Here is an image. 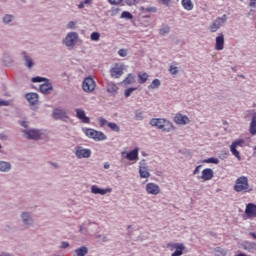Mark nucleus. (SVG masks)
Here are the masks:
<instances>
[{
	"instance_id": "f704fd0d",
	"label": "nucleus",
	"mask_w": 256,
	"mask_h": 256,
	"mask_svg": "<svg viewBox=\"0 0 256 256\" xmlns=\"http://www.w3.org/2000/svg\"><path fill=\"white\" fill-rule=\"evenodd\" d=\"M11 170V164L8 162H0V171L7 172Z\"/></svg>"
},
{
	"instance_id": "603ef678",
	"label": "nucleus",
	"mask_w": 256,
	"mask_h": 256,
	"mask_svg": "<svg viewBox=\"0 0 256 256\" xmlns=\"http://www.w3.org/2000/svg\"><path fill=\"white\" fill-rule=\"evenodd\" d=\"M41 81H44L42 77L37 76L32 78V83H41Z\"/></svg>"
},
{
	"instance_id": "58836bf2",
	"label": "nucleus",
	"mask_w": 256,
	"mask_h": 256,
	"mask_svg": "<svg viewBox=\"0 0 256 256\" xmlns=\"http://www.w3.org/2000/svg\"><path fill=\"white\" fill-rule=\"evenodd\" d=\"M214 251H215L216 256H225V255H227V251L225 249L221 248V247H216L214 249Z\"/></svg>"
},
{
	"instance_id": "72a5a7b5",
	"label": "nucleus",
	"mask_w": 256,
	"mask_h": 256,
	"mask_svg": "<svg viewBox=\"0 0 256 256\" xmlns=\"http://www.w3.org/2000/svg\"><path fill=\"white\" fill-rule=\"evenodd\" d=\"M118 89L119 88L117 87V85L113 82H109L107 84V92L108 93H117Z\"/></svg>"
},
{
	"instance_id": "6ab92c4d",
	"label": "nucleus",
	"mask_w": 256,
	"mask_h": 256,
	"mask_svg": "<svg viewBox=\"0 0 256 256\" xmlns=\"http://www.w3.org/2000/svg\"><path fill=\"white\" fill-rule=\"evenodd\" d=\"M139 175L141 179H149L151 177V173H149V168L147 166H142V164L139 167Z\"/></svg>"
},
{
	"instance_id": "49530a36",
	"label": "nucleus",
	"mask_w": 256,
	"mask_h": 256,
	"mask_svg": "<svg viewBox=\"0 0 256 256\" xmlns=\"http://www.w3.org/2000/svg\"><path fill=\"white\" fill-rule=\"evenodd\" d=\"M11 21H13V16L12 15H6L4 18H3V22L4 23H11Z\"/></svg>"
},
{
	"instance_id": "423d86ee",
	"label": "nucleus",
	"mask_w": 256,
	"mask_h": 256,
	"mask_svg": "<svg viewBox=\"0 0 256 256\" xmlns=\"http://www.w3.org/2000/svg\"><path fill=\"white\" fill-rule=\"evenodd\" d=\"M77 41H79V34L77 32H70L66 35L65 45L69 49H73V46L77 45Z\"/></svg>"
},
{
	"instance_id": "a878e982",
	"label": "nucleus",
	"mask_w": 256,
	"mask_h": 256,
	"mask_svg": "<svg viewBox=\"0 0 256 256\" xmlns=\"http://www.w3.org/2000/svg\"><path fill=\"white\" fill-rule=\"evenodd\" d=\"M181 3H182V7H184V9L186 11H193V7H194L193 1H191V0H182Z\"/></svg>"
},
{
	"instance_id": "0e129e2a",
	"label": "nucleus",
	"mask_w": 256,
	"mask_h": 256,
	"mask_svg": "<svg viewBox=\"0 0 256 256\" xmlns=\"http://www.w3.org/2000/svg\"><path fill=\"white\" fill-rule=\"evenodd\" d=\"M0 256H12L11 254H7V253H2L0 254Z\"/></svg>"
},
{
	"instance_id": "393cba45",
	"label": "nucleus",
	"mask_w": 256,
	"mask_h": 256,
	"mask_svg": "<svg viewBox=\"0 0 256 256\" xmlns=\"http://www.w3.org/2000/svg\"><path fill=\"white\" fill-rule=\"evenodd\" d=\"M136 83L135 76L133 74H128V76L122 81V84L127 87V85H133Z\"/></svg>"
},
{
	"instance_id": "e433bc0d",
	"label": "nucleus",
	"mask_w": 256,
	"mask_h": 256,
	"mask_svg": "<svg viewBox=\"0 0 256 256\" xmlns=\"http://www.w3.org/2000/svg\"><path fill=\"white\" fill-rule=\"evenodd\" d=\"M24 61L26 62V67H28V69H31V67H33V59L27 56V53H24Z\"/></svg>"
},
{
	"instance_id": "680f3d73",
	"label": "nucleus",
	"mask_w": 256,
	"mask_h": 256,
	"mask_svg": "<svg viewBox=\"0 0 256 256\" xmlns=\"http://www.w3.org/2000/svg\"><path fill=\"white\" fill-rule=\"evenodd\" d=\"M91 1H93V0H84V4L89 5V3H91Z\"/></svg>"
},
{
	"instance_id": "4468645a",
	"label": "nucleus",
	"mask_w": 256,
	"mask_h": 256,
	"mask_svg": "<svg viewBox=\"0 0 256 256\" xmlns=\"http://www.w3.org/2000/svg\"><path fill=\"white\" fill-rule=\"evenodd\" d=\"M245 214L249 219L256 217V205L253 203L247 204Z\"/></svg>"
},
{
	"instance_id": "1a4fd4ad",
	"label": "nucleus",
	"mask_w": 256,
	"mask_h": 256,
	"mask_svg": "<svg viewBox=\"0 0 256 256\" xmlns=\"http://www.w3.org/2000/svg\"><path fill=\"white\" fill-rule=\"evenodd\" d=\"M168 247H170L171 251L175 250L171 256H181L183 255V251H185V245L181 243H170Z\"/></svg>"
},
{
	"instance_id": "473e14b6",
	"label": "nucleus",
	"mask_w": 256,
	"mask_h": 256,
	"mask_svg": "<svg viewBox=\"0 0 256 256\" xmlns=\"http://www.w3.org/2000/svg\"><path fill=\"white\" fill-rule=\"evenodd\" d=\"M170 31H171V27H169V25H167V24H164V25H162V27L160 28L159 33H160V35H162L163 37H165V35H169Z\"/></svg>"
},
{
	"instance_id": "774afa93",
	"label": "nucleus",
	"mask_w": 256,
	"mask_h": 256,
	"mask_svg": "<svg viewBox=\"0 0 256 256\" xmlns=\"http://www.w3.org/2000/svg\"><path fill=\"white\" fill-rule=\"evenodd\" d=\"M104 169H109V164H104Z\"/></svg>"
},
{
	"instance_id": "39448f33",
	"label": "nucleus",
	"mask_w": 256,
	"mask_h": 256,
	"mask_svg": "<svg viewBox=\"0 0 256 256\" xmlns=\"http://www.w3.org/2000/svg\"><path fill=\"white\" fill-rule=\"evenodd\" d=\"M237 147H245V140L243 139H238L230 145V151L234 157L238 159V161H241V154L237 150Z\"/></svg>"
},
{
	"instance_id": "a211bd4d",
	"label": "nucleus",
	"mask_w": 256,
	"mask_h": 256,
	"mask_svg": "<svg viewBox=\"0 0 256 256\" xmlns=\"http://www.w3.org/2000/svg\"><path fill=\"white\" fill-rule=\"evenodd\" d=\"M213 169L211 168H206L202 171V175H201V179H203V181H211V179H213Z\"/></svg>"
},
{
	"instance_id": "9b49d317",
	"label": "nucleus",
	"mask_w": 256,
	"mask_h": 256,
	"mask_svg": "<svg viewBox=\"0 0 256 256\" xmlns=\"http://www.w3.org/2000/svg\"><path fill=\"white\" fill-rule=\"evenodd\" d=\"M75 113H76L77 119L82 121V123H87V124L91 123V119L87 117V114H85V110L81 108H76Z\"/></svg>"
},
{
	"instance_id": "5fc2aeb1",
	"label": "nucleus",
	"mask_w": 256,
	"mask_h": 256,
	"mask_svg": "<svg viewBox=\"0 0 256 256\" xmlns=\"http://www.w3.org/2000/svg\"><path fill=\"white\" fill-rule=\"evenodd\" d=\"M9 106V101L7 100H0V107H7Z\"/></svg>"
},
{
	"instance_id": "6e6d98bb",
	"label": "nucleus",
	"mask_w": 256,
	"mask_h": 256,
	"mask_svg": "<svg viewBox=\"0 0 256 256\" xmlns=\"http://www.w3.org/2000/svg\"><path fill=\"white\" fill-rule=\"evenodd\" d=\"M202 166L199 165L195 168L194 172H193V175H199V169L201 168Z\"/></svg>"
},
{
	"instance_id": "412c9836",
	"label": "nucleus",
	"mask_w": 256,
	"mask_h": 256,
	"mask_svg": "<svg viewBox=\"0 0 256 256\" xmlns=\"http://www.w3.org/2000/svg\"><path fill=\"white\" fill-rule=\"evenodd\" d=\"M126 159L129 161H137V159H139V149L135 148L134 150L127 153Z\"/></svg>"
},
{
	"instance_id": "13d9d810",
	"label": "nucleus",
	"mask_w": 256,
	"mask_h": 256,
	"mask_svg": "<svg viewBox=\"0 0 256 256\" xmlns=\"http://www.w3.org/2000/svg\"><path fill=\"white\" fill-rule=\"evenodd\" d=\"M250 7H255L256 5V0H250Z\"/></svg>"
},
{
	"instance_id": "37998d69",
	"label": "nucleus",
	"mask_w": 256,
	"mask_h": 256,
	"mask_svg": "<svg viewBox=\"0 0 256 256\" xmlns=\"http://www.w3.org/2000/svg\"><path fill=\"white\" fill-rule=\"evenodd\" d=\"M121 19H133V14L127 11H123L121 14Z\"/></svg>"
},
{
	"instance_id": "6e6552de",
	"label": "nucleus",
	"mask_w": 256,
	"mask_h": 256,
	"mask_svg": "<svg viewBox=\"0 0 256 256\" xmlns=\"http://www.w3.org/2000/svg\"><path fill=\"white\" fill-rule=\"evenodd\" d=\"M75 155L77 159H89V157H91V149L77 146L75 148Z\"/></svg>"
},
{
	"instance_id": "0eeeda50",
	"label": "nucleus",
	"mask_w": 256,
	"mask_h": 256,
	"mask_svg": "<svg viewBox=\"0 0 256 256\" xmlns=\"http://www.w3.org/2000/svg\"><path fill=\"white\" fill-rule=\"evenodd\" d=\"M96 83L95 80L91 77H87L84 79L82 83V89L85 93H93L95 91Z\"/></svg>"
},
{
	"instance_id": "2eb2a0df",
	"label": "nucleus",
	"mask_w": 256,
	"mask_h": 256,
	"mask_svg": "<svg viewBox=\"0 0 256 256\" xmlns=\"http://www.w3.org/2000/svg\"><path fill=\"white\" fill-rule=\"evenodd\" d=\"M91 193L94 195H107V193H111V188L101 189L97 185H92Z\"/></svg>"
},
{
	"instance_id": "cd10ccee",
	"label": "nucleus",
	"mask_w": 256,
	"mask_h": 256,
	"mask_svg": "<svg viewBox=\"0 0 256 256\" xmlns=\"http://www.w3.org/2000/svg\"><path fill=\"white\" fill-rule=\"evenodd\" d=\"M106 139L107 136L105 133L96 130V133L94 134V141H105Z\"/></svg>"
},
{
	"instance_id": "bf43d9fd",
	"label": "nucleus",
	"mask_w": 256,
	"mask_h": 256,
	"mask_svg": "<svg viewBox=\"0 0 256 256\" xmlns=\"http://www.w3.org/2000/svg\"><path fill=\"white\" fill-rule=\"evenodd\" d=\"M250 236L253 237V239L256 240V234H255V232H250Z\"/></svg>"
},
{
	"instance_id": "2f4dec72",
	"label": "nucleus",
	"mask_w": 256,
	"mask_h": 256,
	"mask_svg": "<svg viewBox=\"0 0 256 256\" xmlns=\"http://www.w3.org/2000/svg\"><path fill=\"white\" fill-rule=\"evenodd\" d=\"M86 137H89L90 139H95V133L97 130L93 129V128H86L83 129Z\"/></svg>"
},
{
	"instance_id": "aec40b11",
	"label": "nucleus",
	"mask_w": 256,
	"mask_h": 256,
	"mask_svg": "<svg viewBox=\"0 0 256 256\" xmlns=\"http://www.w3.org/2000/svg\"><path fill=\"white\" fill-rule=\"evenodd\" d=\"M26 99L30 103V105H37L39 101V95L37 93H28L26 95Z\"/></svg>"
},
{
	"instance_id": "338daca9",
	"label": "nucleus",
	"mask_w": 256,
	"mask_h": 256,
	"mask_svg": "<svg viewBox=\"0 0 256 256\" xmlns=\"http://www.w3.org/2000/svg\"><path fill=\"white\" fill-rule=\"evenodd\" d=\"M22 127H27V122H22Z\"/></svg>"
},
{
	"instance_id": "4be33fe9",
	"label": "nucleus",
	"mask_w": 256,
	"mask_h": 256,
	"mask_svg": "<svg viewBox=\"0 0 256 256\" xmlns=\"http://www.w3.org/2000/svg\"><path fill=\"white\" fill-rule=\"evenodd\" d=\"M40 91L41 93H44V95H47L53 91V85H51L49 82H45L44 84L40 85Z\"/></svg>"
},
{
	"instance_id": "4c0bfd02",
	"label": "nucleus",
	"mask_w": 256,
	"mask_h": 256,
	"mask_svg": "<svg viewBox=\"0 0 256 256\" xmlns=\"http://www.w3.org/2000/svg\"><path fill=\"white\" fill-rule=\"evenodd\" d=\"M140 11L143 13H157V8L156 7H148L145 8L144 6L140 7Z\"/></svg>"
},
{
	"instance_id": "c85d7f7f",
	"label": "nucleus",
	"mask_w": 256,
	"mask_h": 256,
	"mask_svg": "<svg viewBox=\"0 0 256 256\" xmlns=\"http://www.w3.org/2000/svg\"><path fill=\"white\" fill-rule=\"evenodd\" d=\"M148 79H149V75H147V73H143V72L138 73V83H140V85H143V83H147Z\"/></svg>"
},
{
	"instance_id": "79ce46f5",
	"label": "nucleus",
	"mask_w": 256,
	"mask_h": 256,
	"mask_svg": "<svg viewBox=\"0 0 256 256\" xmlns=\"http://www.w3.org/2000/svg\"><path fill=\"white\" fill-rule=\"evenodd\" d=\"M169 73H170L171 75H177V73H179V68H177V66L170 65V67H169Z\"/></svg>"
},
{
	"instance_id": "b1692460",
	"label": "nucleus",
	"mask_w": 256,
	"mask_h": 256,
	"mask_svg": "<svg viewBox=\"0 0 256 256\" xmlns=\"http://www.w3.org/2000/svg\"><path fill=\"white\" fill-rule=\"evenodd\" d=\"M89 253V248L87 246H81L74 251V256H85Z\"/></svg>"
},
{
	"instance_id": "dca6fc26",
	"label": "nucleus",
	"mask_w": 256,
	"mask_h": 256,
	"mask_svg": "<svg viewBox=\"0 0 256 256\" xmlns=\"http://www.w3.org/2000/svg\"><path fill=\"white\" fill-rule=\"evenodd\" d=\"M27 139H40L41 138V132L39 130H25L24 131Z\"/></svg>"
},
{
	"instance_id": "5701e85b",
	"label": "nucleus",
	"mask_w": 256,
	"mask_h": 256,
	"mask_svg": "<svg viewBox=\"0 0 256 256\" xmlns=\"http://www.w3.org/2000/svg\"><path fill=\"white\" fill-rule=\"evenodd\" d=\"M249 133L252 135L256 134V112L252 114V119L249 126Z\"/></svg>"
},
{
	"instance_id": "f8f14e48",
	"label": "nucleus",
	"mask_w": 256,
	"mask_h": 256,
	"mask_svg": "<svg viewBox=\"0 0 256 256\" xmlns=\"http://www.w3.org/2000/svg\"><path fill=\"white\" fill-rule=\"evenodd\" d=\"M215 49L216 51H223L225 49V35L223 33L218 34L216 37Z\"/></svg>"
},
{
	"instance_id": "7ed1b4c3",
	"label": "nucleus",
	"mask_w": 256,
	"mask_h": 256,
	"mask_svg": "<svg viewBox=\"0 0 256 256\" xmlns=\"http://www.w3.org/2000/svg\"><path fill=\"white\" fill-rule=\"evenodd\" d=\"M124 71H125V64L115 63L110 68V76L112 77V79H120L123 76Z\"/></svg>"
},
{
	"instance_id": "7c9ffc66",
	"label": "nucleus",
	"mask_w": 256,
	"mask_h": 256,
	"mask_svg": "<svg viewBox=\"0 0 256 256\" xmlns=\"http://www.w3.org/2000/svg\"><path fill=\"white\" fill-rule=\"evenodd\" d=\"M53 117L54 119H63V117H65V111L61 109H54Z\"/></svg>"
},
{
	"instance_id": "c9c22d12",
	"label": "nucleus",
	"mask_w": 256,
	"mask_h": 256,
	"mask_svg": "<svg viewBox=\"0 0 256 256\" xmlns=\"http://www.w3.org/2000/svg\"><path fill=\"white\" fill-rule=\"evenodd\" d=\"M161 87V80L154 79L152 83L148 86V89H159Z\"/></svg>"
},
{
	"instance_id": "8fccbe9b",
	"label": "nucleus",
	"mask_w": 256,
	"mask_h": 256,
	"mask_svg": "<svg viewBox=\"0 0 256 256\" xmlns=\"http://www.w3.org/2000/svg\"><path fill=\"white\" fill-rule=\"evenodd\" d=\"M76 25H77V22L75 21H70L67 25V28L68 29H76Z\"/></svg>"
},
{
	"instance_id": "f3484780",
	"label": "nucleus",
	"mask_w": 256,
	"mask_h": 256,
	"mask_svg": "<svg viewBox=\"0 0 256 256\" xmlns=\"http://www.w3.org/2000/svg\"><path fill=\"white\" fill-rule=\"evenodd\" d=\"M242 247L244 251H248V253H255L256 251V243L245 241L242 243Z\"/></svg>"
},
{
	"instance_id": "4d7b16f0",
	"label": "nucleus",
	"mask_w": 256,
	"mask_h": 256,
	"mask_svg": "<svg viewBox=\"0 0 256 256\" xmlns=\"http://www.w3.org/2000/svg\"><path fill=\"white\" fill-rule=\"evenodd\" d=\"M161 3H163V5H169V3H171V0H161Z\"/></svg>"
},
{
	"instance_id": "f03ea898",
	"label": "nucleus",
	"mask_w": 256,
	"mask_h": 256,
	"mask_svg": "<svg viewBox=\"0 0 256 256\" xmlns=\"http://www.w3.org/2000/svg\"><path fill=\"white\" fill-rule=\"evenodd\" d=\"M234 191L236 193H250L252 189L249 188V179L245 176L239 177L235 181Z\"/></svg>"
},
{
	"instance_id": "bb28decb",
	"label": "nucleus",
	"mask_w": 256,
	"mask_h": 256,
	"mask_svg": "<svg viewBox=\"0 0 256 256\" xmlns=\"http://www.w3.org/2000/svg\"><path fill=\"white\" fill-rule=\"evenodd\" d=\"M134 119L136 121H143V119H145V112L141 109H137L135 112H134Z\"/></svg>"
},
{
	"instance_id": "c756f323",
	"label": "nucleus",
	"mask_w": 256,
	"mask_h": 256,
	"mask_svg": "<svg viewBox=\"0 0 256 256\" xmlns=\"http://www.w3.org/2000/svg\"><path fill=\"white\" fill-rule=\"evenodd\" d=\"M22 221L25 225H31L33 223V219L31 218V215L29 213H22Z\"/></svg>"
},
{
	"instance_id": "de8ad7c7",
	"label": "nucleus",
	"mask_w": 256,
	"mask_h": 256,
	"mask_svg": "<svg viewBox=\"0 0 256 256\" xmlns=\"http://www.w3.org/2000/svg\"><path fill=\"white\" fill-rule=\"evenodd\" d=\"M98 122L100 123V127H105V125H107V123H109L103 117L98 118Z\"/></svg>"
},
{
	"instance_id": "69168bd1",
	"label": "nucleus",
	"mask_w": 256,
	"mask_h": 256,
	"mask_svg": "<svg viewBox=\"0 0 256 256\" xmlns=\"http://www.w3.org/2000/svg\"><path fill=\"white\" fill-rule=\"evenodd\" d=\"M228 155H229V153L224 152V159H227Z\"/></svg>"
},
{
	"instance_id": "864d4df0",
	"label": "nucleus",
	"mask_w": 256,
	"mask_h": 256,
	"mask_svg": "<svg viewBox=\"0 0 256 256\" xmlns=\"http://www.w3.org/2000/svg\"><path fill=\"white\" fill-rule=\"evenodd\" d=\"M110 5H119L123 2V0H108Z\"/></svg>"
},
{
	"instance_id": "ddd939ff",
	"label": "nucleus",
	"mask_w": 256,
	"mask_h": 256,
	"mask_svg": "<svg viewBox=\"0 0 256 256\" xmlns=\"http://www.w3.org/2000/svg\"><path fill=\"white\" fill-rule=\"evenodd\" d=\"M190 120L189 117L182 115V114H176L174 117V123L177 125H187L189 124Z\"/></svg>"
},
{
	"instance_id": "9d476101",
	"label": "nucleus",
	"mask_w": 256,
	"mask_h": 256,
	"mask_svg": "<svg viewBox=\"0 0 256 256\" xmlns=\"http://www.w3.org/2000/svg\"><path fill=\"white\" fill-rule=\"evenodd\" d=\"M146 193H148V195H159V193H161V188L159 185L150 182L146 184Z\"/></svg>"
},
{
	"instance_id": "3c124183",
	"label": "nucleus",
	"mask_w": 256,
	"mask_h": 256,
	"mask_svg": "<svg viewBox=\"0 0 256 256\" xmlns=\"http://www.w3.org/2000/svg\"><path fill=\"white\" fill-rule=\"evenodd\" d=\"M118 55H119L120 57H127V50H125V49H120V50L118 51Z\"/></svg>"
},
{
	"instance_id": "c03bdc74",
	"label": "nucleus",
	"mask_w": 256,
	"mask_h": 256,
	"mask_svg": "<svg viewBox=\"0 0 256 256\" xmlns=\"http://www.w3.org/2000/svg\"><path fill=\"white\" fill-rule=\"evenodd\" d=\"M101 34L99 32H93L90 36L91 41H99Z\"/></svg>"
},
{
	"instance_id": "a19ab883",
	"label": "nucleus",
	"mask_w": 256,
	"mask_h": 256,
	"mask_svg": "<svg viewBox=\"0 0 256 256\" xmlns=\"http://www.w3.org/2000/svg\"><path fill=\"white\" fill-rule=\"evenodd\" d=\"M107 126L112 129V131H116V132H119L120 131V128L117 126L116 123L114 122H109L107 123Z\"/></svg>"
},
{
	"instance_id": "052dcab7",
	"label": "nucleus",
	"mask_w": 256,
	"mask_h": 256,
	"mask_svg": "<svg viewBox=\"0 0 256 256\" xmlns=\"http://www.w3.org/2000/svg\"><path fill=\"white\" fill-rule=\"evenodd\" d=\"M80 233H84L85 232V227H83V226H80Z\"/></svg>"
},
{
	"instance_id": "20e7f679",
	"label": "nucleus",
	"mask_w": 256,
	"mask_h": 256,
	"mask_svg": "<svg viewBox=\"0 0 256 256\" xmlns=\"http://www.w3.org/2000/svg\"><path fill=\"white\" fill-rule=\"evenodd\" d=\"M227 22V15H223L222 17L216 18L211 25L209 26V30L211 33H217L223 25Z\"/></svg>"
},
{
	"instance_id": "a18cd8bd",
	"label": "nucleus",
	"mask_w": 256,
	"mask_h": 256,
	"mask_svg": "<svg viewBox=\"0 0 256 256\" xmlns=\"http://www.w3.org/2000/svg\"><path fill=\"white\" fill-rule=\"evenodd\" d=\"M133 91H137V88H128L125 90V97H131V94L133 93Z\"/></svg>"
},
{
	"instance_id": "e2e57ef3",
	"label": "nucleus",
	"mask_w": 256,
	"mask_h": 256,
	"mask_svg": "<svg viewBox=\"0 0 256 256\" xmlns=\"http://www.w3.org/2000/svg\"><path fill=\"white\" fill-rule=\"evenodd\" d=\"M84 4H85L84 2H81V3L79 4V6H78V7H79V9H83Z\"/></svg>"
},
{
	"instance_id": "f257e3e1",
	"label": "nucleus",
	"mask_w": 256,
	"mask_h": 256,
	"mask_svg": "<svg viewBox=\"0 0 256 256\" xmlns=\"http://www.w3.org/2000/svg\"><path fill=\"white\" fill-rule=\"evenodd\" d=\"M150 125L152 127H157L158 129H161V131H164L165 133H169L170 131H173L175 129L173 127V123L163 118H152L150 120Z\"/></svg>"
},
{
	"instance_id": "09e8293b",
	"label": "nucleus",
	"mask_w": 256,
	"mask_h": 256,
	"mask_svg": "<svg viewBox=\"0 0 256 256\" xmlns=\"http://www.w3.org/2000/svg\"><path fill=\"white\" fill-rule=\"evenodd\" d=\"M140 0H125L126 5H129V7L135 5V3H139Z\"/></svg>"
},
{
	"instance_id": "ea45409f",
	"label": "nucleus",
	"mask_w": 256,
	"mask_h": 256,
	"mask_svg": "<svg viewBox=\"0 0 256 256\" xmlns=\"http://www.w3.org/2000/svg\"><path fill=\"white\" fill-rule=\"evenodd\" d=\"M203 163H213L214 165H219V159L212 157V158L204 159Z\"/></svg>"
}]
</instances>
